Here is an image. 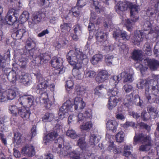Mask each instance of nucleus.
Instances as JSON below:
<instances>
[{
  "mask_svg": "<svg viewBox=\"0 0 159 159\" xmlns=\"http://www.w3.org/2000/svg\"><path fill=\"white\" fill-rule=\"evenodd\" d=\"M66 58L70 65L75 66L72 71L74 76L77 79H81L83 71L82 64H86L88 62L86 56L82 52L75 49L68 52Z\"/></svg>",
  "mask_w": 159,
  "mask_h": 159,
  "instance_id": "nucleus-1",
  "label": "nucleus"
},
{
  "mask_svg": "<svg viewBox=\"0 0 159 159\" xmlns=\"http://www.w3.org/2000/svg\"><path fill=\"white\" fill-rule=\"evenodd\" d=\"M130 10V16L132 18L134 17V15H136L140 10V6L132 3L126 2H120L116 5V10L118 13H120L127 10L128 7Z\"/></svg>",
  "mask_w": 159,
  "mask_h": 159,
  "instance_id": "nucleus-2",
  "label": "nucleus"
},
{
  "mask_svg": "<svg viewBox=\"0 0 159 159\" xmlns=\"http://www.w3.org/2000/svg\"><path fill=\"white\" fill-rule=\"evenodd\" d=\"M138 142H140L143 143H144L140 146L139 150L140 151H148L151 147L152 144L150 137L142 133L139 134H135L134 138L133 143L134 145H136Z\"/></svg>",
  "mask_w": 159,
  "mask_h": 159,
  "instance_id": "nucleus-3",
  "label": "nucleus"
},
{
  "mask_svg": "<svg viewBox=\"0 0 159 159\" xmlns=\"http://www.w3.org/2000/svg\"><path fill=\"white\" fill-rule=\"evenodd\" d=\"M144 66L139 63L135 64V67L137 70H140L141 72H144L148 67L152 70H155L159 66V61L154 59H145L143 61Z\"/></svg>",
  "mask_w": 159,
  "mask_h": 159,
  "instance_id": "nucleus-4",
  "label": "nucleus"
},
{
  "mask_svg": "<svg viewBox=\"0 0 159 159\" xmlns=\"http://www.w3.org/2000/svg\"><path fill=\"white\" fill-rule=\"evenodd\" d=\"M96 36L98 44L103 46L105 50L107 51L112 50L113 45L108 43L107 41V35L106 34L99 30L97 33Z\"/></svg>",
  "mask_w": 159,
  "mask_h": 159,
  "instance_id": "nucleus-5",
  "label": "nucleus"
},
{
  "mask_svg": "<svg viewBox=\"0 0 159 159\" xmlns=\"http://www.w3.org/2000/svg\"><path fill=\"white\" fill-rule=\"evenodd\" d=\"M18 15L16 13V10L13 9L9 10L6 16V21L7 24L14 25L15 28H17L19 25V22L17 21Z\"/></svg>",
  "mask_w": 159,
  "mask_h": 159,
  "instance_id": "nucleus-6",
  "label": "nucleus"
},
{
  "mask_svg": "<svg viewBox=\"0 0 159 159\" xmlns=\"http://www.w3.org/2000/svg\"><path fill=\"white\" fill-rule=\"evenodd\" d=\"M63 62L62 59L61 58L53 57L51 61V64L53 67L56 68L53 72V75L57 76L64 71L65 68L62 66Z\"/></svg>",
  "mask_w": 159,
  "mask_h": 159,
  "instance_id": "nucleus-7",
  "label": "nucleus"
},
{
  "mask_svg": "<svg viewBox=\"0 0 159 159\" xmlns=\"http://www.w3.org/2000/svg\"><path fill=\"white\" fill-rule=\"evenodd\" d=\"M154 82V81L152 80L150 81H147L146 80L140 79L138 81L137 84V88L139 89L145 88V96L149 102H152V101L150 100L151 97L148 93L150 88L149 83H153Z\"/></svg>",
  "mask_w": 159,
  "mask_h": 159,
  "instance_id": "nucleus-8",
  "label": "nucleus"
},
{
  "mask_svg": "<svg viewBox=\"0 0 159 159\" xmlns=\"http://www.w3.org/2000/svg\"><path fill=\"white\" fill-rule=\"evenodd\" d=\"M34 98L30 95H25L19 98L18 103L24 106L30 107L33 105L34 103Z\"/></svg>",
  "mask_w": 159,
  "mask_h": 159,
  "instance_id": "nucleus-9",
  "label": "nucleus"
},
{
  "mask_svg": "<svg viewBox=\"0 0 159 159\" xmlns=\"http://www.w3.org/2000/svg\"><path fill=\"white\" fill-rule=\"evenodd\" d=\"M72 107L70 101H67L64 103L59 110L58 113L59 118L62 119L66 116H67L68 112L72 111Z\"/></svg>",
  "mask_w": 159,
  "mask_h": 159,
  "instance_id": "nucleus-10",
  "label": "nucleus"
},
{
  "mask_svg": "<svg viewBox=\"0 0 159 159\" xmlns=\"http://www.w3.org/2000/svg\"><path fill=\"white\" fill-rule=\"evenodd\" d=\"M133 102L137 105L139 106H141L142 102L140 101L139 95H135L134 98L132 93L126 95L124 101V104L127 106H128L129 104H132Z\"/></svg>",
  "mask_w": 159,
  "mask_h": 159,
  "instance_id": "nucleus-11",
  "label": "nucleus"
},
{
  "mask_svg": "<svg viewBox=\"0 0 159 159\" xmlns=\"http://www.w3.org/2000/svg\"><path fill=\"white\" fill-rule=\"evenodd\" d=\"M21 153L25 156L32 157L35 154L34 147L31 145L25 146L22 148Z\"/></svg>",
  "mask_w": 159,
  "mask_h": 159,
  "instance_id": "nucleus-12",
  "label": "nucleus"
},
{
  "mask_svg": "<svg viewBox=\"0 0 159 159\" xmlns=\"http://www.w3.org/2000/svg\"><path fill=\"white\" fill-rule=\"evenodd\" d=\"M36 76L37 80L40 82L37 85V88L40 90L46 89L49 85L48 81L43 79L42 75L40 73H37Z\"/></svg>",
  "mask_w": 159,
  "mask_h": 159,
  "instance_id": "nucleus-13",
  "label": "nucleus"
},
{
  "mask_svg": "<svg viewBox=\"0 0 159 159\" xmlns=\"http://www.w3.org/2000/svg\"><path fill=\"white\" fill-rule=\"evenodd\" d=\"M50 59V57L48 53H43L35 58L34 61L37 65H41L47 63Z\"/></svg>",
  "mask_w": 159,
  "mask_h": 159,
  "instance_id": "nucleus-14",
  "label": "nucleus"
},
{
  "mask_svg": "<svg viewBox=\"0 0 159 159\" xmlns=\"http://www.w3.org/2000/svg\"><path fill=\"white\" fill-rule=\"evenodd\" d=\"M7 99L12 100L18 94V89L15 86H12L6 91Z\"/></svg>",
  "mask_w": 159,
  "mask_h": 159,
  "instance_id": "nucleus-15",
  "label": "nucleus"
},
{
  "mask_svg": "<svg viewBox=\"0 0 159 159\" xmlns=\"http://www.w3.org/2000/svg\"><path fill=\"white\" fill-rule=\"evenodd\" d=\"M144 35L143 33L140 31H136L131 38V41L134 44L139 45L143 40Z\"/></svg>",
  "mask_w": 159,
  "mask_h": 159,
  "instance_id": "nucleus-16",
  "label": "nucleus"
},
{
  "mask_svg": "<svg viewBox=\"0 0 159 159\" xmlns=\"http://www.w3.org/2000/svg\"><path fill=\"white\" fill-rule=\"evenodd\" d=\"M108 77L107 72L105 70L100 71L95 78L96 81L98 83H102L107 80Z\"/></svg>",
  "mask_w": 159,
  "mask_h": 159,
  "instance_id": "nucleus-17",
  "label": "nucleus"
},
{
  "mask_svg": "<svg viewBox=\"0 0 159 159\" xmlns=\"http://www.w3.org/2000/svg\"><path fill=\"white\" fill-rule=\"evenodd\" d=\"M74 107L75 110L83 109L85 106V103L82 101V99L80 97H76L74 100Z\"/></svg>",
  "mask_w": 159,
  "mask_h": 159,
  "instance_id": "nucleus-18",
  "label": "nucleus"
},
{
  "mask_svg": "<svg viewBox=\"0 0 159 159\" xmlns=\"http://www.w3.org/2000/svg\"><path fill=\"white\" fill-rule=\"evenodd\" d=\"M106 125L107 130H111L113 132H115L116 130L118 123L115 120H109L106 123Z\"/></svg>",
  "mask_w": 159,
  "mask_h": 159,
  "instance_id": "nucleus-19",
  "label": "nucleus"
},
{
  "mask_svg": "<svg viewBox=\"0 0 159 159\" xmlns=\"http://www.w3.org/2000/svg\"><path fill=\"white\" fill-rule=\"evenodd\" d=\"M58 135V134L56 131H53L49 133L44 138V143L47 144L48 143L55 139Z\"/></svg>",
  "mask_w": 159,
  "mask_h": 159,
  "instance_id": "nucleus-20",
  "label": "nucleus"
},
{
  "mask_svg": "<svg viewBox=\"0 0 159 159\" xmlns=\"http://www.w3.org/2000/svg\"><path fill=\"white\" fill-rule=\"evenodd\" d=\"M136 15H134V17H132V18L131 17V20L129 19H127L126 20V26L127 29L129 31H130L132 30L133 25L134 23L137 21L139 19V17Z\"/></svg>",
  "mask_w": 159,
  "mask_h": 159,
  "instance_id": "nucleus-21",
  "label": "nucleus"
},
{
  "mask_svg": "<svg viewBox=\"0 0 159 159\" xmlns=\"http://www.w3.org/2000/svg\"><path fill=\"white\" fill-rule=\"evenodd\" d=\"M121 78L124 79V82L127 83L132 82L134 78L132 75L127 73L126 71H123L120 74Z\"/></svg>",
  "mask_w": 159,
  "mask_h": 159,
  "instance_id": "nucleus-22",
  "label": "nucleus"
},
{
  "mask_svg": "<svg viewBox=\"0 0 159 159\" xmlns=\"http://www.w3.org/2000/svg\"><path fill=\"white\" fill-rule=\"evenodd\" d=\"M18 114L23 118L26 120L29 118L30 113L29 111L25 108H19Z\"/></svg>",
  "mask_w": 159,
  "mask_h": 159,
  "instance_id": "nucleus-23",
  "label": "nucleus"
},
{
  "mask_svg": "<svg viewBox=\"0 0 159 159\" xmlns=\"http://www.w3.org/2000/svg\"><path fill=\"white\" fill-rule=\"evenodd\" d=\"M119 101L118 98L114 97H110L108 103V108L111 109L116 106Z\"/></svg>",
  "mask_w": 159,
  "mask_h": 159,
  "instance_id": "nucleus-24",
  "label": "nucleus"
},
{
  "mask_svg": "<svg viewBox=\"0 0 159 159\" xmlns=\"http://www.w3.org/2000/svg\"><path fill=\"white\" fill-rule=\"evenodd\" d=\"M26 32L25 29H20L16 32L13 33L11 35V36L14 39H21L24 34Z\"/></svg>",
  "mask_w": 159,
  "mask_h": 159,
  "instance_id": "nucleus-25",
  "label": "nucleus"
},
{
  "mask_svg": "<svg viewBox=\"0 0 159 159\" xmlns=\"http://www.w3.org/2000/svg\"><path fill=\"white\" fill-rule=\"evenodd\" d=\"M107 149L110 152H113L114 154L119 153L121 152L120 149L116 148L113 141L110 142Z\"/></svg>",
  "mask_w": 159,
  "mask_h": 159,
  "instance_id": "nucleus-26",
  "label": "nucleus"
},
{
  "mask_svg": "<svg viewBox=\"0 0 159 159\" xmlns=\"http://www.w3.org/2000/svg\"><path fill=\"white\" fill-rule=\"evenodd\" d=\"M21 134L19 133L16 132L14 133L13 143L15 145H20L21 143Z\"/></svg>",
  "mask_w": 159,
  "mask_h": 159,
  "instance_id": "nucleus-27",
  "label": "nucleus"
},
{
  "mask_svg": "<svg viewBox=\"0 0 159 159\" xmlns=\"http://www.w3.org/2000/svg\"><path fill=\"white\" fill-rule=\"evenodd\" d=\"M102 56L101 54H95L92 57L91 61L93 65H96L102 61Z\"/></svg>",
  "mask_w": 159,
  "mask_h": 159,
  "instance_id": "nucleus-28",
  "label": "nucleus"
},
{
  "mask_svg": "<svg viewBox=\"0 0 159 159\" xmlns=\"http://www.w3.org/2000/svg\"><path fill=\"white\" fill-rule=\"evenodd\" d=\"M20 81L23 84H27L29 81V79L28 75L25 72H22L19 78Z\"/></svg>",
  "mask_w": 159,
  "mask_h": 159,
  "instance_id": "nucleus-29",
  "label": "nucleus"
},
{
  "mask_svg": "<svg viewBox=\"0 0 159 159\" xmlns=\"http://www.w3.org/2000/svg\"><path fill=\"white\" fill-rule=\"evenodd\" d=\"M142 57V52L141 50H135L134 51L133 55V58L135 60H141Z\"/></svg>",
  "mask_w": 159,
  "mask_h": 159,
  "instance_id": "nucleus-30",
  "label": "nucleus"
},
{
  "mask_svg": "<svg viewBox=\"0 0 159 159\" xmlns=\"http://www.w3.org/2000/svg\"><path fill=\"white\" fill-rule=\"evenodd\" d=\"M99 140L97 138V136L93 134H91L89 137V142L92 145H95L97 143Z\"/></svg>",
  "mask_w": 159,
  "mask_h": 159,
  "instance_id": "nucleus-31",
  "label": "nucleus"
},
{
  "mask_svg": "<svg viewBox=\"0 0 159 159\" xmlns=\"http://www.w3.org/2000/svg\"><path fill=\"white\" fill-rule=\"evenodd\" d=\"M29 14L28 11H24L19 18L20 21L22 23H24L29 19Z\"/></svg>",
  "mask_w": 159,
  "mask_h": 159,
  "instance_id": "nucleus-32",
  "label": "nucleus"
},
{
  "mask_svg": "<svg viewBox=\"0 0 159 159\" xmlns=\"http://www.w3.org/2000/svg\"><path fill=\"white\" fill-rule=\"evenodd\" d=\"M34 49H32L31 50H29L27 51L26 49L25 51H24V52L23 54L22 55V57H28L30 59H32L33 58L34 56H35V55L34 53Z\"/></svg>",
  "mask_w": 159,
  "mask_h": 159,
  "instance_id": "nucleus-33",
  "label": "nucleus"
},
{
  "mask_svg": "<svg viewBox=\"0 0 159 159\" xmlns=\"http://www.w3.org/2000/svg\"><path fill=\"white\" fill-rule=\"evenodd\" d=\"M53 114L52 113H46L43 117V121L44 122L50 121L54 118Z\"/></svg>",
  "mask_w": 159,
  "mask_h": 159,
  "instance_id": "nucleus-34",
  "label": "nucleus"
},
{
  "mask_svg": "<svg viewBox=\"0 0 159 159\" xmlns=\"http://www.w3.org/2000/svg\"><path fill=\"white\" fill-rule=\"evenodd\" d=\"M77 145L82 150H84L85 149L87 144L85 141L84 138H82L78 140Z\"/></svg>",
  "mask_w": 159,
  "mask_h": 159,
  "instance_id": "nucleus-35",
  "label": "nucleus"
},
{
  "mask_svg": "<svg viewBox=\"0 0 159 159\" xmlns=\"http://www.w3.org/2000/svg\"><path fill=\"white\" fill-rule=\"evenodd\" d=\"M7 99L6 91L5 92L3 89L0 86V101L4 102Z\"/></svg>",
  "mask_w": 159,
  "mask_h": 159,
  "instance_id": "nucleus-36",
  "label": "nucleus"
},
{
  "mask_svg": "<svg viewBox=\"0 0 159 159\" xmlns=\"http://www.w3.org/2000/svg\"><path fill=\"white\" fill-rule=\"evenodd\" d=\"M104 88V85L101 84L97 86L94 89V94L95 96L98 97L102 96L103 94L102 93V90Z\"/></svg>",
  "mask_w": 159,
  "mask_h": 159,
  "instance_id": "nucleus-37",
  "label": "nucleus"
},
{
  "mask_svg": "<svg viewBox=\"0 0 159 159\" xmlns=\"http://www.w3.org/2000/svg\"><path fill=\"white\" fill-rule=\"evenodd\" d=\"M119 94L118 89L116 87L113 89H109L108 90V95L110 97H114L118 98Z\"/></svg>",
  "mask_w": 159,
  "mask_h": 159,
  "instance_id": "nucleus-38",
  "label": "nucleus"
},
{
  "mask_svg": "<svg viewBox=\"0 0 159 159\" xmlns=\"http://www.w3.org/2000/svg\"><path fill=\"white\" fill-rule=\"evenodd\" d=\"M96 75V73L93 70H87L85 73L84 76L85 78H93Z\"/></svg>",
  "mask_w": 159,
  "mask_h": 159,
  "instance_id": "nucleus-39",
  "label": "nucleus"
},
{
  "mask_svg": "<svg viewBox=\"0 0 159 159\" xmlns=\"http://www.w3.org/2000/svg\"><path fill=\"white\" fill-rule=\"evenodd\" d=\"M7 78L8 80L12 82H14L16 80V74L14 71H11L9 72L7 76Z\"/></svg>",
  "mask_w": 159,
  "mask_h": 159,
  "instance_id": "nucleus-40",
  "label": "nucleus"
},
{
  "mask_svg": "<svg viewBox=\"0 0 159 159\" xmlns=\"http://www.w3.org/2000/svg\"><path fill=\"white\" fill-rule=\"evenodd\" d=\"M19 108L15 105H12L9 106V110L11 112V114L15 116H17L18 115Z\"/></svg>",
  "mask_w": 159,
  "mask_h": 159,
  "instance_id": "nucleus-41",
  "label": "nucleus"
},
{
  "mask_svg": "<svg viewBox=\"0 0 159 159\" xmlns=\"http://www.w3.org/2000/svg\"><path fill=\"white\" fill-rule=\"evenodd\" d=\"M132 147L131 145H126L124 147V150L123 152V155L125 157H128L131 154L130 150L132 149Z\"/></svg>",
  "mask_w": 159,
  "mask_h": 159,
  "instance_id": "nucleus-42",
  "label": "nucleus"
},
{
  "mask_svg": "<svg viewBox=\"0 0 159 159\" xmlns=\"http://www.w3.org/2000/svg\"><path fill=\"white\" fill-rule=\"evenodd\" d=\"M19 65L23 69L25 68L27 61V58H26L25 57H24L21 58H20L19 60Z\"/></svg>",
  "mask_w": 159,
  "mask_h": 159,
  "instance_id": "nucleus-43",
  "label": "nucleus"
},
{
  "mask_svg": "<svg viewBox=\"0 0 159 159\" xmlns=\"http://www.w3.org/2000/svg\"><path fill=\"white\" fill-rule=\"evenodd\" d=\"M41 14H34L32 17V23L34 24H37L41 20Z\"/></svg>",
  "mask_w": 159,
  "mask_h": 159,
  "instance_id": "nucleus-44",
  "label": "nucleus"
},
{
  "mask_svg": "<svg viewBox=\"0 0 159 159\" xmlns=\"http://www.w3.org/2000/svg\"><path fill=\"white\" fill-rule=\"evenodd\" d=\"M66 134L67 136L73 139L76 138L78 136L75 131L72 129H68Z\"/></svg>",
  "mask_w": 159,
  "mask_h": 159,
  "instance_id": "nucleus-45",
  "label": "nucleus"
},
{
  "mask_svg": "<svg viewBox=\"0 0 159 159\" xmlns=\"http://www.w3.org/2000/svg\"><path fill=\"white\" fill-rule=\"evenodd\" d=\"M60 28L61 31L64 33H67L70 30V25L66 23L61 24V25Z\"/></svg>",
  "mask_w": 159,
  "mask_h": 159,
  "instance_id": "nucleus-46",
  "label": "nucleus"
},
{
  "mask_svg": "<svg viewBox=\"0 0 159 159\" xmlns=\"http://www.w3.org/2000/svg\"><path fill=\"white\" fill-rule=\"evenodd\" d=\"M143 50L146 54L148 55L151 54V48L148 43L147 42L143 46Z\"/></svg>",
  "mask_w": 159,
  "mask_h": 159,
  "instance_id": "nucleus-47",
  "label": "nucleus"
},
{
  "mask_svg": "<svg viewBox=\"0 0 159 159\" xmlns=\"http://www.w3.org/2000/svg\"><path fill=\"white\" fill-rule=\"evenodd\" d=\"M120 80V78L118 76L115 75L111 79L110 84L112 85L116 86Z\"/></svg>",
  "mask_w": 159,
  "mask_h": 159,
  "instance_id": "nucleus-48",
  "label": "nucleus"
},
{
  "mask_svg": "<svg viewBox=\"0 0 159 159\" xmlns=\"http://www.w3.org/2000/svg\"><path fill=\"white\" fill-rule=\"evenodd\" d=\"M125 136V134L122 131L118 132L116 135V139L118 142L121 143L124 140Z\"/></svg>",
  "mask_w": 159,
  "mask_h": 159,
  "instance_id": "nucleus-49",
  "label": "nucleus"
},
{
  "mask_svg": "<svg viewBox=\"0 0 159 159\" xmlns=\"http://www.w3.org/2000/svg\"><path fill=\"white\" fill-rule=\"evenodd\" d=\"M115 59L112 55L108 56L106 57L105 61L107 65L111 66L112 63H114Z\"/></svg>",
  "mask_w": 159,
  "mask_h": 159,
  "instance_id": "nucleus-50",
  "label": "nucleus"
},
{
  "mask_svg": "<svg viewBox=\"0 0 159 159\" xmlns=\"http://www.w3.org/2000/svg\"><path fill=\"white\" fill-rule=\"evenodd\" d=\"M93 126L91 122H88L81 126L80 128L84 130H89Z\"/></svg>",
  "mask_w": 159,
  "mask_h": 159,
  "instance_id": "nucleus-51",
  "label": "nucleus"
},
{
  "mask_svg": "<svg viewBox=\"0 0 159 159\" xmlns=\"http://www.w3.org/2000/svg\"><path fill=\"white\" fill-rule=\"evenodd\" d=\"M80 7L76 5V6L73 7L71 9V11L73 15L75 16H78L80 13Z\"/></svg>",
  "mask_w": 159,
  "mask_h": 159,
  "instance_id": "nucleus-52",
  "label": "nucleus"
},
{
  "mask_svg": "<svg viewBox=\"0 0 159 159\" xmlns=\"http://www.w3.org/2000/svg\"><path fill=\"white\" fill-rule=\"evenodd\" d=\"M4 119L3 117L0 116V132L7 131V128L3 125Z\"/></svg>",
  "mask_w": 159,
  "mask_h": 159,
  "instance_id": "nucleus-53",
  "label": "nucleus"
},
{
  "mask_svg": "<svg viewBox=\"0 0 159 159\" xmlns=\"http://www.w3.org/2000/svg\"><path fill=\"white\" fill-rule=\"evenodd\" d=\"M80 155L78 152H72L70 154V159H80Z\"/></svg>",
  "mask_w": 159,
  "mask_h": 159,
  "instance_id": "nucleus-54",
  "label": "nucleus"
},
{
  "mask_svg": "<svg viewBox=\"0 0 159 159\" xmlns=\"http://www.w3.org/2000/svg\"><path fill=\"white\" fill-rule=\"evenodd\" d=\"M40 100L43 101V102L47 103L49 102V99L48 98V94L46 93H44L41 94L40 97Z\"/></svg>",
  "mask_w": 159,
  "mask_h": 159,
  "instance_id": "nucleus-55",
  "label": "nucleus"
},
{
  "mask_svg": "<svg viewBox=\"0 0 159 159\" xmlns=\"http://www.w3.org/2000/svg\"><path fill=\"white\" fill-rule=\"evenodd\" d=\"M37 42L35 40H33L31 39H29L26 42V45L28 47H32V48L35 47L36 45Z\"/></svg>",
  "mask_w": 159,
  "mask_h": 159,
  "instance_id": "nucleus-56",
  "label": "nucleus"
},
{
  "mask_svg": "<svg viewBox=\"0 0 159 159\" xmlns=\"http://www.w3.org/2000/svg\"><path fill=\"white\" fill-rule=\"evenodd\" d=\"M75 92L78 95H82L84 93V88L80 86H76L75 88Z\"/></svg>",
  "mask_w": 159,
  "mask_h": 159,
  "instance_id": "nucleus-57",
  "label": "nucleus"
},
{
  "mask_svg": "<svg viewBox=\"0 0 159 159\" xmlns=\"http://www.w3.org/2000/svg\"><path fill=\"white\" fill-rule=\"evenodd\" d=\"M82 28L79 25H75L74 26V31L75 34L78 35V36H80L82 33Z\"/></svg>",
  "mask_w": 159,
  "mask_h": 159,
  "instance_id": "nucleus-58",
  "label": "nucleus"
},
{
  "mask_svg": "<svg viewBox=\"0 0 159 159\" xmlns=\"http://www.w3.org/2000/svg\"><path fill=\"white\" fill-rule=\"evenodd\" d=\"M152 27V25L149 21H147L144 22L143 25V28L144 30H150Z\"/></svg>",
  "mask_w": 159,
  "mask_h": 159,
  "instance_id": "nucleus-59",
  "label": "nucleus"
},
{
  "mask_svg": "<svg viewBox=\"0 0 159 159\" xmlns=\"http://www.w3.org/2000/svg\"><path fill=\"white\" fill-rule=\"evenodd\" d=\"M152 93L155 95H156L159 92V86L156 84L152 86Z\"/></svg>",
  "mask_w": 159,
  "mask_h": 159,
  "instance_id": "nucleus-60",
  "label": "nucleus"
},
{
  "mask_svg": "<svg viewBox=\"0 0 159 159\" xmlns=\"http://www.w3.org/2000/svg\"><path fill=\"white\" fill-rule=\"evenodd\" d=\"M129 126L137 128V125L133 122L127 121L123 125V127L127 128Z\"/></svg>",
  "mask_w": 159,
  "mask_h": 159,
  "instance_id": "nucleus-61",
  "label": "nucleus"
},
{
  "mask_svg": "<svg viewBox=\"0 0 159 159\" xmlns=\"http://www.w3.org/2000/svg\"><path fill=\"white\" fill-rule=\"evenodd\" d=\"M123 89L126 93H129L133 90V87L130 85L126 84L123 88Z\"/></svg>",
  "mask_w": 159,
  "mask_h": 159,
  "instance_id": "nucleus-62",
  "label": "nucleus"
},
{
  "mask_svg": "<svg viewBox=\"0 0 159 159\" xmlns=\"http://www.w3.org/2000/svg\"><path fill=\"white\" fill-rule=\"evenodd\" d=\"M154 53L156 56L159 58V42H157L154 48Z\"/></svg>",
  "mask_w": 159,
  "mask_h": 159,
  "instance_id": "nucleus-63",
  "label": "nucleus"
},
{
  "mask_svg": "<svg viewBox=\"0 0 159 159\" xmlns=\"http://www.w3.org/2000/svg\"><path fill=\"white\" fill-rule=\"evenodd\" d=\"M122 39L125 41L128 40L130 38V36L127 34L126 32L122 31L120 37Z\"/></svg>",
  "mask_w": 159,
  "mask_h": 159,
  "instance_id": "nucleus-64",
  "label": "nucleus"
}]
</instances>
